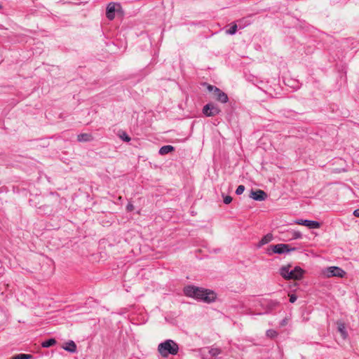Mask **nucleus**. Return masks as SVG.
I'll list each match as a JSON object with an SVG mask.
<instances>
[{
  "mask_svg": "<svg viewBox=\"0 0 359 359\" xmlns=\"http://www.w3.org/2000/svg\"><path fill=\"white\" fill-rule=\"evenodd\" d=\"M222 196H223V201L225 204H229L231 201H232V197L230 196H225L224 195V194H222Z\"/></svg>",
  "mask_w": 359,
  "mask_h": 359,
  "instance_id": "27",
  "label": "nucleus"
},
{
  "mask_svg": "<svg viewBox=\"0 0 359 359\" xmlns=\"http://www.w3.org/2000/svg\"><path fill=\"white\" fill-rule=\"evenodd\" d=\"M353 215L356 217H359V208L358 209H356L353 211Z\"/></svg>",
  "mask_w": 359,
  "mask_h": 359,
  "instance_id": "30",
  "label": "nucleus"
},
{
  "mask_svg": "<svg viewBox=\"0 0 359 359\" xmlns=\"http://www.w3.org/2000/svg\"><path fill=\"white\" fill-rule=\"evenodd\" d=\"M294 222L297 224L306 226L311 229H318L320 227V223L314 220L297 219Z\"/></svg>",
  "mask_w": 359,
  "mask_h": 359,
  "instance_id": "8",
  "label": "nucleus"
},
{
  "mask_svg": "<svg viewBox=\"0 0 359 359\" xmlns=\"http://www.w3.org/2000/svg\"><path fill=\"white\" fill-rule=\"evenodd\" d=\"M273 239V235L271 233H267L265 235L258 243L257 247L261 248L264 245H266L271 242Z\"/></svg>",
  "mask_w": 359,
  "mask_h": 359,
  "instance_id": "16",
  "label": "nucleus"
},
{
  "mask_svg": "<svg viewBox=\"0 0 359 359\" xmlns=\"http://www.w3.org/2000/svg\"><path fill=\"white\" fill-rule=\"evenodd\" d=\"M203 86H206L207 90L209 92H212L214 95V98L221 102V103H226L229 101V97L226 93L223 92L221 89L217 88V86L210 85L208 83H203Z\"/></svg>",
  "mask_w": 359,
  "mask_h": 359,
  "instance_id": "3",
  "label": "nucleus"
},
{
  "mask_svg": "<svg viewBox=\"0 0 359 359\" xmlns=\"http://www.w3.org/2000/svg\"><path fill=\"white\" fill-rule=\"evenodd\" d=\"M280 302L276 300H268L262 304V306L266 309L265 313H269L279 306Z\"/></svg>",
  "mask_w": 359,
  "mask_h": 359,
  "instance_id": "11",
  "label": "nucleus"
},
{
  "mask_svg": "<svg viewBox=\"0 0 359 359\" xmlns=\"http://www.w3.org/2000/svg\"><path fill=\"white\" fill-rule=\"evenodd\" d=\"M184 293L187 297L207 304L212 303L217 299V294L213 290L193 285L184 287Z\"/></svg>",
  "mask_w": 359,
  "mask_h": 359,
  "instance_id": "1",
  "label": "nucleus"
},
{
  "mask_svg": "<svg viewBox=\"0 0 359 359\" xmlns=\"http://www.w3.org/2000/svg\"><path fill=\"white\" fill-rule=\"evenodd\" d=\"M203 114L207 117L215 116L221 112V109L218 106L212 102L206 104L203 109Z\"/></svg>",
  "mask_w": 359,
  "mask_h": 359,
  "instance_id": "5",
  "label": "nucleus"
},
{
  "mask_svg": "<svg viewBox=\"0 0 359 359\" xmlns=\"http://www.w3.org/2000/svg\"><path fill=\"white\" fill-rule=\"evenodd\" d=\"M33 355L31 354L20 353L11 357V359H32Z\"/></svg>",
  "mask_w": 359,
  "mask_h": 359,
  "instance_id": "21",
  "label": "nucleus"
},
{
  "mask_svg": "<svg viewBox=\"0 0 359 359\" xmlns=\"http://www.w3.org/2000/svg\"><path fill=\"white\" fill-rule=\"evenodd\" d=\"M239 29L236 22L231 24V27L229 29L226 30V33L230 35H233L236 33L237 29Z\"/></svg>",
  "mask_w": 359,
  "mask_h": 359,
  "instance_id": "19",
  "label": "nucleus"
},
{
  "mask_svg": "<svg viewBox=\"0 0 359 359\" xmlns=\"http://www.w3.org/2000/svg\"><path fill=\"white\" fill-rule=\"evenodd\" d=\"M296 250V248H292L288 244L279 243L269 245L266 249V253L269 255H272L273 253L283 254L295 251Z\"/></svg>",
  "mask_w": 359,
  "mask_h": 359,
  "instance_id": "4",
  "label": "nucleus"
},
{
  "mask_svg": "<svg viewBox=\"0 0 359 359\" xmlns=\"http://www.w3.org/2000/svg\"><path fill=\"white\" fill-rule=\"evenodd\" d=\"M57 343L56 340L53 338L48 339L41 343V346L43 348H48Z\"/></svg>",
  "mask_w": 359,
  "mask_h": 359,
  "instance_id": "20",
  "label": "nucleus"
},
{
  "mask_svg": "<svg viewBox=\"0 0 359 359\" xmlns=\"http://www.w3.org/2000/svg\"><path fill=\"white\" fill-rule=\"evenodd\" d=\"M119 137L124 142H128L130 141V137L125 131H121L118 134Z\"/></svg>",
  "mask_w": 359,
  "mask_h": 359,
  "instance_id": "22",
  "label": "nucleus"
},
{
  "mask_svg": "<svg viewBox=\"0 0 359 359\" xmlns=\"http://www.w3.org/2000/svg\"><path fill=\"white\" fill-rule=\"evenodd\" d=\"M63 348L70 353H75L76 351V345L74 341L70 340L66 343V346Z\"/></svg>",
  "mask_w": 359,
  "mask_h": 359,
  "instance_id": "17",
  "label": "nucleus"
},
{
  "mask_svg": "<svg viewBox=\"0 0 359 359\" xmlns=\"http://www.w3.org/2000/svg\"><path fill=\"white\" fill-rule=\"evenodd\" d=\"M266 334L268 337L274 338L278 336V332L274 330L270 329L266 331Z\"/></svg>",
  "mask_w": 359,
  "mask_h": 359,
  "instance_id": "25",
  "label": "nucleus"
},
{
  "mask_svg": "<svg viewBox=\"0 0 359 359\" xmlns=\"http://www.w3.org/2000/svg\"><path fill=\"white\" fill-rule=\"evenodd\" d=\"M325 274L327 277H339L343 278L346 275V272L338 266H330L328 267L325 271Z\"/></svg>",
  "mask_w": 359,
  "mask_h": 359,
  "instance_id": "7",
  "label": "nucleus"
},
{
  "mask_svg": "<svg viewBox=\"0 0 359 359\" xmlns=\"http://www.w3.org/2000/svg\"><path fill=\"white\" fill-rule=\"evenodd\" d=\"M179 351L178 344L172 339H167L158 346V351L162 357H168L169 355H175Z\"/></svg>",
  "mask_w": 359,
  "mask_h": 359,
  "instance_id": "2",
  "label": "nucleus"
},
{
  "mask_svg": "<svg viewBox=\"0 0 359 359\" xmlns=\"http://www.w3.org/2000/svg\"><path fill=\"white\" fill-rule=\"evenodd\" d=\"M337 330L340 333L341 337L346 339L348 337V332L346 331V325L343 322H337Z\"/></svg>",
  "mask_w": 359,
  "mask_h": 359,
  "instance_id": "14",
  "label": "nucleus"
},
{
  "mask_svg": "<svg viewBox=\"0 0 359 359\" xmlns=\"http://www.w3.org/2000/svg\"><path fill=\"white\" fill-rule=\"evenodd\" d=\"M93 140L94 137L90 133H81L77 135V141L80 142H91Z\"/></svg>",
  "mask_w": 359,
  "mask_h": 359,
  "instance_id": "13",
  "label": "nucleus"
},
{
  "mask_svg": "<svg viewBox=\"0 0 359 359\" xmlns=\"http://www.w3.org/2000/svg\"><path fill=\"white\" fill-rule=\"evenodd\" d=\"M245 186L244 185H239L236 190V194L237 195H241L243 193V191H245Z\"/></svg>",
  "mask_w": 359,
  "mask_h": 359,
  "instance_id": "26",
  "label": "nucleus"
},
{
  "mask_svg": "<svg viewBox=\"0 0 359 359\" xmlns=\"http://www.w3.org/2000/svg\"><path fill=\"white\" fill-rule=\"evenodd\" d=\"M290 264H287L285 266H283L279 269L280 275L285 279V280H289V276L290 272Z\"/></svg>",
  "mask_w": 359,
  "mask_h": 359,
  "instance_id": "12",
  "label": "nucleus"
},
{
  "mask_svg": "<svg viewBox=\"0 0 359 359\" xmlns=\"http://www.w3.org/2000/svg\"><path fill=\"white\" fill-rule=\"evenodd\" d=\"M287 323L286 319H283L280 323L281 325H285Z\"/></svg>",
  "mask_w": 359,
  "mask_h": 359,
  "instance_id": "31",
  "label": "nucleus"
},
{
  "mask_svg": "<svg viewBox=\"0 0 359 359\" xmlns=\"http://www.w3.org/2000/svg\"><path fill=\"white\" fill-rule=\"evenodd\" d=\"M2 8V6L0 4V9Z\"/></svg>",
  "mask_w": 359,
  "mask_h": 359,
  "instance_id": "32",
  "label": "nucleus"
},
{
  "mask_svg": "<svg viewBox=\"0 0 359 359\" xmlns=\"http://www.w3.org/2000/svg\"><path fill=\"white\" fill-rule=\"evenodd\" d=\"M133 210H134V205L131 203H129L126 205V210L128 212H132Z\"/></svg>",
  "mask_w": 359,
  "mask_h": 359,
  "instance_id": "29",
  "label": "nucleus"
},
{
  "mask_svg": "<svg viewBox=\"0 0 359 359\" xmlns=\"http://www.w3.org/2000/svg\"><path fill=\"white\" fill-rule=\"evenodd\" d=\"M291 234V238L290 239H297L301 238L302 236V234L300 231H292L290 232Z\"/></svg>",
  "mask_w": 359,
  "mask_h": 359,
  "instance_id": "24",
  "label": "nucleus"
},
{
  "mask_svg": "<svg viewBox=\"0 0 359 359\" xmlns=\"http://www.w3.org/2000/svg\"><path fill=\"white\" fill-rule=\"evenodd\" d=\"M121 11V4L115 2H110L106 9V16L109 20H112L115 18V13Z\"/></svg>",
  "mask_w": 359,
  "mask_h": 359,
  "instance_id": "6",
  "label": "nucleus"
},
{
  "mask_svg": "<svg viewBox=\"0 0 359 359\" xmlns=\"http://www.w3.org/2000/svg\"><path fill=\"white\" fill-rule=\"evenodd\" d=\"M304 272V270L300 266H295L293 270H290L289 280H301Z\"/></svg>",
  "mask_w": 359,
  "mask_h": 359,
  "instance_id": "10",
  "label": "nucleus"
},
{
  "mask_svg": "<svg viewBox=\"0 0 359 359\" xmlns=\"http://www.w3.org/2000/svg\"><path fill=\"white\" fill-rule=\"evenodd\" d=\"M175 150V147L172 145H165L160 148L159 149V154L161 155H165L170 152H172Z\"/></svg>",
  "mask_w": 359,
  "mask_h": 359,
  "instance_id": "18",
  "label": "nucleus"
},
{
  "mask_svg": "<svg viewBox=\"0 0 359 359\" xmlns=\"http://www.w3.org/2000/svg\"><path fill=\"white\" fill-rule=\"evenodd\" d=\"M236 23L238 26V28L240 29H244L245 27L249 26L250 25H251L252 22L249 19V18L247 17V18H243L241 19L238 20L236 21Z\"/></svg>",
  "mask_w": 359,
  "mask_h": 359,
  "instance_id": "15",
  "label": "nucleus"
},
{
  "mask_svg": "<svg viewBox=\"0 0 359 359\" xmlns=\"http://www.w3.org/2000/svg\"><path fill=\"white\" fill-rule=\"evenodd\" d=\"M250 198L255 201H263L267 198V194L261 189H257L255 191L252 189L250 194Z\"/></svg>",
  "mask_w": 359,
  "mask_h": 359,
  "instance_id": "9",
  "label": "nucleus"
},
{
  "mask_svg": "<svg viewBox=\"0 0 359 359\" xmlns=\"http://www.w3.org/2000/svg\"><path fill=\"white\" fill-rule=\"evenodd\" d=\"M289 297H290V303H294V302H295V301H296V300H297V297L294 294H289Z\"/></svg>",
  "mask_w": 359,
  "mask_h": 359,
  "instance_id": "28",
  "label": "nucleus"
},
{
  "mask_svg": "<svg viewBox=\"0 0 359 359\" xmlns=\"http://www.w3.org/2000/svg\"><path fill=\"white\" fill-rule=\"evenodd\" d=\"M222 353V350L219 348H211L209 350V353L212 356H217Z\"/></svg>",
  "mask_w": 359,
  "mask_h": 359,
  "instance_id": "23",
  "label": "nucleus"
}]
</instances>
